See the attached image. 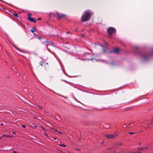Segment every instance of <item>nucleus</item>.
Listing matches in <instances>:
<instances>
[{"label":"nucleus","instance_id":"20","mask_svg":"<svg viewBox=\"0 0 153 153\" xmlns=\"http://www.w3.org/2000/svg\"><path fill=\"white\" fill-rule=\"evenodd\" d=\"M12 153H18V152H16L14 150Z\"/></svg>","mask_w":153,"mask_h":153},{"label":"nucleus","instance_id":"2","mask_svg":"<svg viewBox=\"0 0 153 153\" xmlns=\"http://www.w3.org/2000/svg\"><path fill=\"white\" fill-rule=\"evenodd\" d=\"M107 32L110 36H111L114 33L116 32V29L114 27H109L107 28Z\"/></svg>","mask_w":153,"mask_h":153},{"label":"nucleus","instance_id":"26","mask_svg":"<svg viewBox=\"0 0 153 153\" xmlns=\"http://www.w3.org/2000/svg\"><path fill=\"white\" fill-rule=\"evenodd\" d=\"M58 132L60 134H62V133L59 131H58Z\"/></svg>","mask_w":153,"mask_h":153},{"label":"nucleus","instance_id":"16","mask_svg":"<svg viewBox=\"0 0 153 153\" xmlns=\"http://www.w3.org/2000/svg\"><path fill=\"white\" fill-rule=\"evenodd\" d=\"M37 106L38 107H39V108H40V109H42V106H41V105H37Z\"/></svg>","mask_w":153,"mask_h":153},{"label":"nucleus","instance_id":"39","mask_svg":"<svg viewBox=\"0 0 153 153\" xmlns=\"http://www.w3.org/2000/svg\"><path fill=\"white\" fill-rule=\"evenodd\" d=\"M153 123H151V124H153Z\"/></svg>","mask_w":153,"mask_h":153},{"label":"nucleus","instance_id":"22","mask_svg":"<svg viewBox=\"0 0 153 153\" xmlns=\"http://www.w3.org/2000/svg\"><path fill=\"white\" fill-rule=\"evenodd\" d=\"M38 39H40V40L41 39H42V37H39L38 38Z\"/></svg>","mask_w":153,"mask_h":153},{"label":"nucleus","instance_id":"29","mask_svg":"<svg viewBox=\"0 0 153 153\" xmlns=\"http://www.w3.org/2000/svg\"><path fill=\"white\" fill-rule=\"evenodd\" d=\"M69 33V31H68L67 32V34H68Z\"/></svg>","mask_w":153,"mask_h":153},{"label":"nucleus","instance_id":"34","mask_svg":"<svg viewBox=\"0 0 153 153\" xmlns=\"http://www.w3.org/2000/svg\"><path fill=\"white\" fill-rule=\"evenodd\" d=\"M1 125H3V123H1Z\"/></svg>","mask_w":153,"mask_h":153},{"label":"nucleus","instance_id":"11","mask_svg":"<svg viewBox=\"0 0 153 153\" xmlns=\"http://www.w3.org/2000/svg\"><path fill=\"white\" fill-rule=\"evenodd\" d=\"M45 68H48L49 67L48 65V63H46V64L45 65Z\"/></svg>","mask_w":153,"mask_h":153},{"label":"nucleus","instance_id":"10","mask_svg":"<svg viewBox=\"0 0 153 153\" xmlns=\"http://www.w3.org/2000/svg\"><path fill=\"white\" fill-rule=\"evenodd\" d=\"M36 30V28H31V29H30V31L32 33H33V32H34V31H35Z\"/></svg>","mask_w":153,"mask_h":153},{"label":"nucleus","instance_id":"19","mask_svg":"<svg viewBox=\"0 0 153 153\" xmlns=\"http://www.w3.org/2000/svg\"><path fill=\"white\" fill-rule=\"evenodd\" d=\"M45 42L47 43H51L50 42L48 41L47 40H46Z\"/></svg>","mask_w":153,"mask_h":153},{"label":"nucleus","instance_id":"38","mask_svg":"<svg viewBox=\"0 0 153 153\" xmlns=\"http://www.w3.org/2000/svg\"><path fill=\"white\" fill-rule=\"evenodd\" d=\"M76 99V100L77 101H78L77 100V99Z\"/></svg>","mask_w":153,"mask_h":153},{"label":"nucleus","instance_id":"4","mask_svg":"<svg viewBox=\"0 0 153 153\" xmlns=\"http://www.w3.org/2000/svg\"><path fill=\"white\" fill-rule=\"evenodd\" d=\"M118 136V135L115 133V134H108L105 135V136L108 139H111L114 138L116 136Z\"/></svg>","mask_w":153,"mask_h":153},{"label":"nucleus","instance_id":"35","mask_svg":"<svg viewBox=\"0 0 153 153\" xmlns=\"http://www.w3.org/2000/svg\"><path fill=\"white\" fill-rule=\"evenodd\" d=\"M139 153H142V152H139Z\"/></svg>","mask_w":153,"mask_h":153},{"label":"nucleus","instance_id":"8","mask_svg":"<svg viewBox=\"0 0 153 153\" xmlns=\"http://www.w3.org/2000/svg\"><path fill=\"white\" fill-rule=\"evenodd\" d=\"M148 149V147H140V148H138V150H144L145 149Z\"/></svg>","mask_w":153,"mask_h":153},{"label":"nucleus","instance_id":"23","mask_svg":"<svg viewBox=\"0 0 153 153\" xmlns=\"http://www.w3.org/2000/svg\"><path fill=\"white\" fill-rule=\"evenodd\" d=\"M122 144V143H119V144H118V145L119 146H120Z\"/></svg>","mask_w":153,"mask_h":153},{"label":"nucleus","instance_id":"27","mask_svg":"<svg viewBox=\"0 0 153 153\" xmlns=\"http://www.w3.org/2000/svg\"><path fill=\"white\" fill-rule=\"evenodd\" d=\"M76 149L78 151H80V150H79V149Z\"/></svg>","mask_w":153,"mask_h":153},{"label":"nucleus","instance_id":"30","mask_svg":"<svg viewBox=\"0 0 153 153\" xmlns=\"http://www.w3.org/2000/svg\"><path fill=\"white\" fill-rule=\"evenodd\" d=\"M4 136V135H3V136H1V137H0V139H1L2 137H3Z\"/></svg>","mask_w":153,"mask_h":153},{"label":"nucleus","instance_id":"32","mask_svg":"<svg viewBox=\"0 0 153 153\" xmlns=\"http://www.w3.org/2000/svg\"><path fill=\"white\" fill-rule=\"evenodd\" d=\"M138 144H139V145H140V143H138Z\"/></svg>","mask_w":153,"mask_h":153},{"label":"nucleus","instance_id":"18","mask_svg":"<svg viewBox=\"0 0 153 153\" xmlns=\"http://www.w3.org/2000/svg\"><path fill=\"white\" fill-rule=\"evenodd\" d=\"M44 134L45 135V136H46V137L48 138V135L45 133H44Z\"/></svg>","mask_w":153,"mask_h":153},{"label":"nucleus","instance_id":"12","mask_svg":"<svg viewBox=\"0 0 153 153\" xmlns=\"http://www.w3.org/2000/svg\"><path fill=\"white\" fill-rule=\"evenodd\" d=\"M13 15L14 16L18 18L19 17L17 13L13 14Z\"/></svg>","mask_w":153,"mask_h":153},{"label":"nucleus","instance_id":"28","mask_svg":"<svg viewBox=\"0 0 153 153\" xmlns=\"http://www.w3.org/2000/svg\"><path fill=\"white\" fill-rule=\"evenodd\" d=\"M54 139L55 140H56V137H54Z\"/></svg>","mask_w":153,"mask_h":153},{"label":"nucleus","instance_id":"25","mask_svg":"<svg viewBox=\"0 0 153 153\" xmlns=\"http://www.w3.org/2000/svg\"><path fill=\"white\" fill-rule=\"evenodd\" d=\"M113 148H114V147H111V148H108V149H113Z\"/></svg>","mask_w":153,"mask_h":153},{"label":"nucleus","instance_id":"1","mask_svg":"<svg viewBox=\"0 0 153 153\" xmlns=\"http://www.w3.org/2000/svg\"><path fill=\"white\" fill-rule=\"evenodd\" d=\"M92 15V13L91 11H86L84 15L82 16L81 18V21L82 22H84L89 21Z\"/></svg>","mask_w":153,"mask_h":153},{"label":"nucleus","instance_id":"24","mask_svg":"<svg viewBox=\"0 0 153 153\" xmlns=\"http://www.w3.org/2000/svg\"><path fill=\"white\" fill-rule=\"evenodd\" d=\"M41 18H39L38 19V20H41Z\"/></svg>","mask_w":153,"mask_h":153},{"label":"nucleus","instance_id":"15","mask_svg":"<svg viewBox=\"0 0 153 153\" xmlns=\"http://www.w3.org/2000/svg\"><path fill=\"white\" fill-rule=\"evenodd\" d=\"M39 65H41L42 67H43V64H42V61H41L39 63Z\"/></svg>","mask_w":153,"mask_h":153},{"label":"nucleus","instance_id":"13","mask_svg":"<svg viewBox=\"0 0 153 153\" xmlns=\"http://www.w3.org/2000/svg\"><path fill=\"white\" fill-rule=\"evenodd\" d=\"M59 146H61L64 147H65L66 146L64 144H60L59 145Z\"/></svg>","mask_w":153,"mask_h":153},{"label":"nucleus","instance_id":"6","mask_svg":"<svg viewBox=\"0 0 153 153\" xmlns=\"http://www.w3.org/2000/svg\"><path fill=\"white\" fill-rule=\"evenodd\" d=\"M55 16H57L58 17L59 19H61L63 17H64L65 16V15L64 14H61L60 15L59 13L57 12H56V13L55 14Z\"/></svg>","mask_w":153,"mask_h":153},{"label":"nucleus","instance_id":"36","mask_svg":"<svg viewBox=\"0 0 153 153\" xmlns=\"http://www.w3.org/2000/svg\"><path fill=\"white\" fill-rule=\"evenodd\" d=\"M152 52H153V49H152Z\"/></svg>","mask_w":153,"mask_h":153},{"label":"nucleus","instance_id":"14","mask_svg":"<svg viewBox=\"0 0 153 153\" xmlns=\"http://www.w3.org/2000/svg\"><path fill=\"white\" fill-rule=\"evenodd\" d=\"M52 131L54 132H56L57 131V130L56 128H53Z\"/></svg>","mask_w":153,"mask_h":153},{"label":"nucleus","instance_id":"5","mask_svg":"<svg viewBox=\"0 0 153 153\" xmlns=\"http://www.w3.org/2000/svg\"><path fill=\"white\" fill-rule=\"evenodd\" d=\"M28 17L27 18V19L28 20H29L31 22H33L35 23H36V20H34V19L30 17L31 14L30 13L28 14Z\"/></svg>","mask_w":153,"mask_h":153},{"label":"nucleus","instance_id":"7","mask_svg":"<svg viewBox=\"0 0 153 153\" xmlns=\"http://www.w3.org/2000/svg\"><path fill=\"white\" fill-rule=\"evenodd\" d=\"M119 51V49L118 48H115L113 51V52L115 53H118Z\"/></svg>","mask_w":153,"mask_h":153},{"label":"nucleus","instance_id":"17","mask_svg":"<svg viewBox=\"0 0 153 153\" xmlns=\"http://www.w3.org/2000/svg\"><path fill=\"white\" fill-rule=\"evenodd\" d=\"M135 133L134 132H129L128 134H134Z\"/></svg>","mask_w":153,"mask_h":153},{"label":"nucleus","instance_id":"31","mask_svg":"<svg viewBox=\"0 0 153 153\" xmlns=\"http://www.w3.org/2000/svg\"><path fill=\"white\" fill-rule=\"evenodd\" d=\"M41 127L44 130H45V129L42 126Z\"/></svg>","mask_w":153,"mask_h":153},{"label":"nucleus","instance_id":"33","mask_svg":"<svg viewBox=\"0 0 153 153\" xmlns=\"http://www.w3.org/2000/svg\"><path fill=\"white\" fill-rule=\"evenodd\" d=\"M130 124H131V123H129L128 125H130Z\"/></svg>","mask_w":153,"mask_h":153},{"label":"nucleus","instance_id":"3","mask_svg":"<svg viewBox=\"0 0 153 153\" xmlns=\"http://www.w3.org/2000/svg\"><path fill=\"white\" fill-rule=\"evenodd\" d=\"M151 54L149 53H145L143 55L142 57L143 60L145 61L147 60L149 58Z\"/></svg>","mask_w":153,"mask_h":153},{"label":"nucleus","instance_id":"37","mask_svg":"<svg viewBox=\"0 0 153 153\" xmlns=\"http://www.w3.org/2000/svg\"><path fill=\"white\" fill-rule=\"evenodd\" d=\"M34 35H36L35 33L34 34Z\"/></svg>","mask_w":153,"mask_h":153},{"label":"nucleus","instance_id":"9","mask_svg":"<svg viewBox=\"0 0 153 153\" xmlns=\"http://www.w3.org/2000/svg\"><path fill=\"white\" fill-rule=\"evenodd\" d=\"M101 47H102V49L103 52H104V53L106 52V48H104V47L103 46H102V45H101Z\"/></svg>","mask_w":153,"mask_h":153},{"label":"nucleus","instance_id":"21","mask_svg":"<svg viewBox=\"0 0 153 153\" xmlns=\"http://www.w3.org/2000/svg\"><path fill=\"white\" fill-rule=\"evenodd\" d=\"M22 126L24 128H25L26 127V126L25 125H23Z\"/></svg>","mask_w":153,"mask_h":153}]
</instances>
